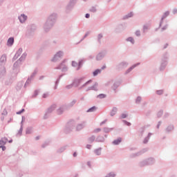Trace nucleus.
Masks as SVG:
<instances>
[{
	"instance_id": "1",
	"label": "nucleus",
	"mask_w": 177,
	"mask_h": 177,
	"mask_svg": "<svg viewBox=\"0 0 177 177\" xmlns=\"http://www.w3.org/2000/svg\"><path fill=\"white\" fill-rule=\"evenodd\" d=\"M26 57H27V54L26 53H23L21 57L17 60L13 65V70L14 73H18L19 72V66H20V63L23 62V60L26 59Z\"/></svg>"
},
{
	"instance_id": "2",
	"label": "nucleus",
	"mask_w": 177,
	"mask_h": 177,
	"mask_svg": "<svg viewBox=\"0 0 177 177\" xmlns=\"http://www.w3.org/2000/svg\"><path fill=\"white\" fill-rule=\"evenodd\" d=\"M63 57L62 51H58L57 54L54 56L53 59V62H59L61 60L62 57Z\"/></svg>"
},
{
	"instance_id": "3",
	"label": "nucleus",
	"mask_w": 177,
	"mask_h": 177,
	"mask_svg": "<svg viewBox=\"0 0 177 177\" xmlns=\"http://www.w3.org/2000/svg\"><path fill=\"white\" fill-rule=\"evenodd\" d=\"M92 81H88V82H86L84 84V85H83V86H86L88 88V90H96L97 89V84H95V85H93V86H91V84Z\"/></svg>"
},
{
	"instance_id": "4",
	"label": "nucleus",
	"mask_w": 177,
	"mask_h": 177,
	"mask_svg": "<svg viewBox=\"0 0 177 177\" xmlns=\"http://www.w3.org/2000/svg\"><path fill=\"white\" fill-rule=\"evenodd\" d=\"M18 19L19 20V22L21 24H24V23H26V21H27V19H28V17H27V15H26L24 14H21V15H19L18 17Z\"/></svg>"
},
{
	"instance_id": "5",
	"label": "nucleus",
	"mask_w": 177,
	"mask_h": 177,
	"mask_svg": "<svg viewBox=\"0 0 177 177\" xmlns=\"http://www.w3.org/2000/svg\"><path fill=\"white\" fill-rule=\"evenodd\" d=\"M15 44V38L10 37L7 41V46H13Z\"/></svg>"
},
{
	"instance_id": "6",
	"label": "nucleus",
	"mask_w": 177,
	"mask_h": 177,
	"mask_svg": "<svg viewBox=\"0 0 177 177\" xmlns=\"http://www.w3.org/2000/svg\"><path fill=\"white\" fill-rule=\"evenodd\" d=\"M25 120H26V118H24V116H22V120L21 122V128L17 133V135H19V136H21V133H23V122Z\"/></svg>"
},
{
	"instance_id": "7",
	"label": "nucleus",
	"mask_w": 177,
	"mask_h": 177,
	"mask_svg": "<svg viewBox=\"0 0 177 177\" xmlns=\"http://www.w3.org/2000/svg\"><path fill=\"white\" fill-rule=\"evenodd\" d=\"M83 84V80H75L73 82L74 86H79Z\"/></svg>"
},
{
	"instance_id": "8",
	"label": "nucleus",
	"mask_w": 177,
	"mask_h": 177,
	"mask_svg": "<svg viewBox=\"0 0 177 177\" xmlns=\"http://www.w3.org/2000/svg\"><path fill=\"white\" fill-rule=\"evenodd\" d=\"M21 53H23V48H19V50H17L14 57V59H18L20 55H21Z\"/></svg>"
},
{
	"instance_id": "9",
	"label": "nucleus",
	"mask_w": 177,
	"mask_h": 177,
	"mask_svg": "<svg viewBox=\"0 0 177 177\" xmlns=\"http://www.w3.org/2000/svg\"><path fill=\"white\" fill-rule=\"evenodd\" d=\"M7 142H8V138H3L0 140L1 146H5V145H6Z\"/></svg>"
},
{
	"instance_id": "10",
	"label": "nucleus",
	"mask_w": 177,
	"mask_h": 177,
	"mask_svg": "<svg viewBox=\"0 0 177 177\" xmlns=\"http://www.w3.org/2000/svg\"><path fill=\"white\" fill-rule=\"evenodd\" d=\"M26 133L27 135H30V134L32 133V127H28L26 129Z\"/></svg>"
},
{
	"instance_id": "11",
	"label": "nucleus",
	"mask_w": 177,
	"mask_h": 177,
	"mask_svg": "<svg viewBox=\"0 0 177 177\" xmlns=\"http://www.w3.org/2000/svg\"><path fill=\"white\" fill-rule=\"evenodd\" d=\"M6 73V70L5 69V66H0V74H5Z\"/></svg>"
},
{
	"instance_id": "12",
	"label": "nucleus",
	"mask_w": 177,
	"mask_h": 177,
	"mask_svg": "<svg viewBox=\"0 0 177 177\" xmlns=\"http://www.w3.org/2000/svg\"><path fill=\"white\" fill-rule=\"evenodd\" d=\"M0 62H1V63H5V62H6V55H3L1 57Z\"/></svg>"
},
{
	"instance_id": "13",
	"label": "nucleus",
	"mask_w": 177,
	"mask_h": 177,
	"mask_svg": "<svg viewBox=\"0 0 177 177\" xmlns=\"http://www.w3.org/2000/svg\"><path fill=\"white\" fill-rule=\"evenodd\" d=\"M31 77H28V80H26V82L25 83V86H28V85H30L31 84Z\"/></svg>"
},
{
	"instance_id": "14",
	"label": "nucleus",
	"mask_w": 177,
	"mask_h": 177,
	"mask_svg": "<svg viewBox=\"0 0 177 177\" xmlns=\"http://www.w3.org/2000/svg\"><path fill=\"white\" fill-rule=\"evenodd\" d=\"M118 109L116 107H114V109H113L111 115H115L117 113Z\"/></svg>"
},
{
	"instance_id": "15",
	"label": "nucleus",
	"mask_w": 177,
	"mask_h": 177,
	"mask_svg": "<svg viewBox=\"0 0 177 177\" xmlns=\"http://www.w3.org/2000/svg\"><path fill=\"white\" fill-rule=\"evenodd\" d=\"M121 142H122V139L119 138V139H117L116 140H114L113 144L114 145H120V143H121Z\"/></svg>"
},
{
	"instance_id": "16",
	"label": "nucleus",
	"mask_w": 177,
	"mask_h": 177,
	"mask_svg": "<svg viewBox=\"0 0 177 177\" xmlns=\"http://www.w3.org/2000/svg\"><path fill=\"white\" fill-rule=\"evenodd\" d=\"M35 75H37V71H35L32 75L29 77V78H30V80H33L34 77H35Z\"/></svg>"
},
{
	"instance_id": "17",
	"label": "nucleus",
	"mask_w": 177,
	"mask_h": 177,
	"mask_svg": "<svg viewBox=\"0 0 177 177\" xmlns=\"http://www.w3.org/2000/svg\"><path fill=\"white\" fill-rule=\"evenodd\" d=\"M101 70H95V71L93 72V75L95 77L96 75H98V74H100Z\"/></svg>"
},
{
	"instance_id": "18",
	"label": "nucleus",
	"mask_w": 177,
	"mask_h": 177,
	"mask_svg": "<svg viewBox=\"0 0 177 177\" xmlns=\"http://www.w3.org/2000/svg\"><path fill=\"white\" fill-rule=\"evenodd\" d=\"M1 114L2 115H8V111H6V109H3Z\"/></svg>"
},
{
	"instance_id": "19",
	"label": "nucleus",
	"mask_w": 177,
	"mask_h": 177,
	"mask_svg": "<svg viewBox=\"0 0 177 177\" xmlns=\"http://www.w3.org/2000/svg\"><path fill=\"white\" fill-rule=\"evenodd\" d=\"M115 176V174H113V173H110V174H108V175L106 176V177H114Z\"/></svg>"
},
{
	"instance_id": "20",
	"label": "nucleus",
	"mask_w": 177,
	"mask_h": 177,
	"mask_svg": "<svg viewBox=\"0 0 177 177\" xmlns=\"http://www.w3.org/2000/svg\"><path fill=\"white\" fill-rule=\"evenodd\" d=\"M127 41H130L132 44H134V40L133 37H128Z\"/></svg>"
},
{
	"instance_id": "21",
	"label": "nucleus",
	"mask_w": 177,
	"mask_h": 177,
	"mask_svg": "<svg viewBox=\"0 0 177 177\" xmlns=\"http://www.w3.org/2000/svg\"><path fill=\"white\" fill-rule=\"evenodd\" d=\"M97 97H100V99H103V98L106 97V95L101 94V95H99L97 96Z\"/></svg>"
},
{
	"instance_id": "22",
	"label": "nucleus",
	"mask_w": 177,
	"mask_h": 177,
	"mask_svg": "<svg viewBox=\"0 0 177 177\" xmlns=\"http://www.w3.org/2000/svg\"><path fill=\"white\" fill-rule=\"evenodd\" d=\"M22 113H24V109H21V111L17 112V114L20 115V114H21Z\"/></svg>"
},
{
	"instance_id": "23",
	"label": "nucleus",
	"mask_w": 177,
	"mask_h": 177,
	"mask_svg": "<svg viewBox=\"0 0 177 177\" xmlns=\"http://www.w3.org/2000/svg\"><path fill=\"white\" fill-rule=\"evenodd\" d=\"M72 66H73V67H76L77 66H78V64H77V63H76L75 62H72Z\"/></svg>"
},
{
	"instance_id": "24",
	"label": "nucleus",
	"mask_w": 177,
	"mask_h": 177,
	"mask_svg": "<svg viewBox=\"0 0 177 177\" xmlns=\"http://www.w3.org/2000/svg\"><path fill=\"white\" fill-rule=\"evenodd\" d=\"M95 153L99 156L100 154H101V150H96L95 151Z\"/></svg>"
},
{
	"instance_id": "25",
	"label": "nucleus",
	"mask_w": 177,
	"mask_h": 177,
	"mask_svg": "<svg viewBox=\"0 0 177 177\" xmlns=\"http://www.w3.org/2000/svg\"><path fill=\"white\" fill-rule=\"evenodd\" d=\"M94 110H96V107H92L91 109H89L88 111H94Z\"/></svg>"
},
{
	"instance_id": "26",
	"label": "nucleus",
	"mask_w": 177,
	"mask_h": 177,
	"mask_svg": "<svg viewBox=\"0 0 177 177\" xmlns=\"http://www.w3.org/2000/svg\"><path fill=\"white\" fill-rule=\"evenodd\" d=\"M127 114L126 113L122 114V118H127Z\"/></svg>"
},
{
	"instance_id": "27",
	"label": "nucleus",
	"mask_w": 177,
	"mask_h": 177,
	"mask_svg": "<svg viewBox=\"0 0 177 177\" xmlns=\"http://www.w3.org/2000/svg\"><path fill=\"white\" fill-rule=\"evenodd\" d=\"M38 95V91H35L33 97H35Z\"/></svg>"
},
{
	"instance_id": "28",
	"label": "nucleus",
	"mask_w": 177,
	"mask_h": 177,
	"mask_svg": "<svg viewBox=\"0 0 177 177\" xmlns=\"http://www.w3.org/2000/svg\"><path fill=\"white\" fill-rule=\"evenodd\" d=\"M1 149H2V150H3V151H5V150H6V147H5V146H1Z\"/></svg>"
},
{
	"instance_id": "29",
	"label": "nucleus",
	"mask_w": 177,
	"mask_h": 177,
	"mask_svg": "<svg viewBox=\"0 0 177 177\" xmlns=\"http://www.w3.org/2000/svg\"><path fill=\"white\" fill-rule=\"evenodd\" d=\"M66 66H64V64H61V66H59V68L64 69L65 68Z\"/></svg>"
},
{
	"instance_id": "30",
	"label": "nucleus",
	"mask_w": 177,
	"mask_h": 177,
	"mask_svg": "<svg viewBox=\"0 0 177 177\" xmlns=\"http://www.w3.org/2000/svg\"><path fill=\"white\" fill-rule=\"evenodd\" d=\"M140 102H141V97H138L136 100V102L138 103Z\"/></svg>"
},
{
	"instance_id": "31",
	"label": "nucleus",
	"mask_w": 177,
	"mask_h": 177,
	"mask_svg": "<svg viewBox=\"0 0 177 177\" xmlns=\"http://www.w3.org/2000/svg\"><path fill=\"white\" fill-rule=\"evenodd\" d=\"M101 129L100 128H97V129H95L94 132H100Z\"/></svg>"
},
{
	"instance_id": "32",
	"label": "nucleus",
	"mask_w": 177,
	"mask_h": 177,
	"mask_svg": "<svg viewBox=\"0 0 177 177\" xmlns=\"http://www.w3.org/2000/svg\"><path fill=\"white\" fill-rule=\"evenodd\" d=\"M82 128H83L82 125H78L77 127V129H82Z\"/></svg>"
},
{
	"instance_id": "33",
	"label": "nucleus",
	"mask_w": 177,
	"mask_h": 177,
	"mask_svg": "<svg viewBox=\"0 0 177 177\" xmlns=\"http://www.w3.org/2000/svg\"><path fill=\"white\" fill-rule=\"evenodd\" d=\"M136 35H138H138H140V30H137V31H136Z\"/></svg>"
},
{
	"instance_id": "34",
	"label": "nucleus",
	"mask_w": 177,
	"mask_h": 177,
	"mask_svg": "<svg viewBox=\"0 0 177 177\" xmlns=\"http://www.w3.org/2000/svg\"><path fill=\"white\" fill-rule=\"evenodd\" d=\"M157 93H158V95H162V91H158Z\"/></svg>"
},
{
	"instance_id": "35",
	"label": "nucleus",
	"mask_w": 177,
	"mask_h": 177,
	"mask_svg": "<svg viewBox=\"0 0 177 177\" xmlns=\"http://www.w3.org/2000/svg\"><path fill=\"white\" fill-rule=\"evenodd\" d=\"M133 15V12H129V14H128L127 17H132Z\"/></svg>"
},
{
	"instance_id": "36",
	"label": "nucleus",
	"mask_w": 177,
	"mask_h": 177,
	"mask_svg": "<svg viewBox=\"0 0 177 177\" xmlns=\"http://www.w3.org/2000/svg\"><path fill=\"white\" fill-rule=\"evenodd\" d=\"M95 138H94V136H93L92 138H91L90 140L93 141V140H95Z\"/></svg>"
},
{
	"instance_id": "37",
	"label": "nucleus",
	"mask_w": 177,
	"mask_h": 177,
	"mask_svg": "<svg viewBox=\"0 0 177 177\" xmlns=\"http://www.w3.org/2000/svg\"><path fill=\"white\" fill-rule=\"evenodd\" d=\"M89 17H90V14H88V13L86 14V18H89Z\"/></svg>"
},
{
	"instance_id": "38",
	"label": "nucleus",
	"mask_w": 177,
	"mask_h": 177,
	"mask_svg": "<svg viewBox=\"0 0 177 177\" xmlns=\"http://www.w3.org/2000/svg\"><path fill=\"white\" fill-rule=\"evenodd\" d=\"M136 67V66H133V67H131V68H129V71H131V70H133V68H134Z\"/></svg>"
},
{
	"instance_id": "39",
	"label": "nucleus",
	"mask_w": 177,
	"mask_h": 177,
	"mask_svg": "<svg viewBox=\"0 0 177 177\" xmlns=\"http://www.w3.org/2000/svg\"><path fill=\"white\" fill-rule=\"evenodd\" d=\"M86 147H87V149H91V145H87Z\"/></svg>"
},
{
	"instance_id": "40",
	"label": "nucleus",
	"mask_w": 177,
	"mask_h": 177,
	"mask_svg": "<svg viewBox=\"0 0 177 177\" xmlns=\"http://www.w3.org/2000/svg\"><path fill=\"white\" fill-rule=\"evenodd\" d=\"M98 38H99V39H100V38H102V35H99Z\"/></svg>"
},
{
	"instance_id": "41",
	"label": "nucleus",
	"mask_w": 177,
	"mask_h": 177,
	"mask_svg": "<svg viewBox=\"0 0 177 177\" xmlns=\"http://www.w3.org/2000/svg\"><path fill=\"white\" fill-rule=\"evenodd\" d=\"M126 124L129 127L131 125V123L130 122H126Z\"/></svg>"
},
{
	"instance_id": "42",
	"label": "nucleus",
	"mask_w": 177,
	"mask_h": 177,
	"mask_svg": "<svg viewBox=\"0 0 177 177\" xmlns=\"http://www.w3.org/2000/svg\"><path fill=\"white\" fill-rule=\"evenodd\" d=\"M169 11H167V12H165V16L169 15Z\"/></svg>"
},
{
	"instance_id": "43",
	"label": "nucleus",
	"mask_w": 177,
	"mask_h": 177,
	"mask_svg": "<svg viewBox=\"0 0 177 177\" xmlns=\"http://www.w3.org/2000/svg\"><path fill=\"white\" fill-rule=\"evenodd\" d=\"M73 156H74V157H77V153H73Z\"/></svg>"
},
{
	"instance_id": "44",
	"label": "nucleus",
	"mask_w": 177,
	"mask_h": 177,
	"mask_svg": "<svg viewBox=\"0 0 177 177\" xmlns=\"http://www.w3.org/2000/svg\"><path fill=\"white\" fill-rule=\"evenodd\" d=\"M12 142H13V140H10L8 141V143H12Z\"/></svg>"
},
{
	"instance_id": "45",
	"label": "nucleus",
	"mask_w": 177,
	"mask_h": 177,
	"mask_svg": "<svg viewBox=\"0 0 177 177\" xmlns=\"http://www.w3.org/2000/svg\"><path fill=\"white\" fill-rule=\"evenodd\" d=\"M104 68H106V66H104L102 69L104 70Z\"/></svg>"
},
{
	"instance_id": "46",
	"label": "nucleus",
	"mask_w": 177,
	"mask_h": 177,
	"mask_svg": "<svg viewBox=\"0 0 177 177\" xmlns=\"http://www.w3.org/2000/svg\"><path fill=\"white\" fill-rule=\"evenodd\" d=\"M3 120H5V118L2 117L1 118V121H3Z\"/></svg>"
},
{
	"instance_id": "47",
	"label": "nucleus",
	"mask_w": 177,
	"mask_h": 177,
	"mask_svg": "<svg viewBox=\"0 0 177 177\" xmlns=\"http://www.w3.org/2000/svg\"><path fill=\"white\" fill-rule=\"evenodd\" d=\"M13 120L12 118H10V120L8 121V123L10 122Z\"/></svg>"
},
{
	"instance_id": "48",
	"label": "nucleus",
	"mask_w": 177,
	"mask_h": 177,
	"mask_svg": "<svg viewBox=\"0 0 177 177\" xmlns=\"http://www.w3.org/2000/svg\"><path fill=\"white\" fill-rule=\"evenodd\" d=\"M39 139V137H36V140H38Z\"/></svg>"
},
{
	"instance_id": "49",
	"label": "nucleus",
	"mask_w": 177,
	"mask_h": 177,
	"mask_svg": "<svg viewBox=\"0 0 177 177\" xmlns=\"http://www.w3.org/2000/svg\"><path fill=\"white\" fill-rule=\"evenodd\" d=\"M67 88H71V85H70L69 86H67Z\"/></svg>"
},
{
	"instance_id": "50",
	"label": "nucleus",
	"mask_w": 177,
	"mask_h": 177,
	"mask_svg": "<svg viewBox=\"0 0 177 177\" xmlns=\"http://www.w3.org/2000/svg\"><path fill=\"white\" fill-rule=\"evenodd\" d=\"M41 79H44V76H42L41 77H40V80H41Z\"/></svg>"
},
{
	"instance_id": "51",
	"label": "nucleus",
	"mask_w": 177,
	"mask_h": 177,
	"mask_svg": "<svg viewBox=\"0 0 177 177\" xmlns=\"http://www.w3.org/2000/svg\"><path fill=\"white\" fill-rule=\"evenodd\" d=\"M43 97H45V94L43 95Z\"/></svg>"
},
{
	"instance_id": "52",
	"label": "nucleus",
	"mask_w": 177,
	"mask_h": 177,
	"mask_svg": "<svg viewBox=\"0 0 177 177\" xmlns=\"http://www.w3.org/2000/svg\"><path fill=\"white\" fill-rule=\"evenodd\" d=\"M81 65V63H79V66H80Z\"/></svg>"
},
{
	"instance_id": "53",
	"label": "nucleus",
	"mask_w": 177,
	"mask_h": 177,
	"mask_svg": "<svg viewBox=\"0 0 177 177\" xmlns=\"http://www.w3.org/2000/svg\"><path fill=\"white\" fill-rule=\"evenodd\" d=\"M0 149H1V147H0Z\"/></svg>"
}]
</instances>
